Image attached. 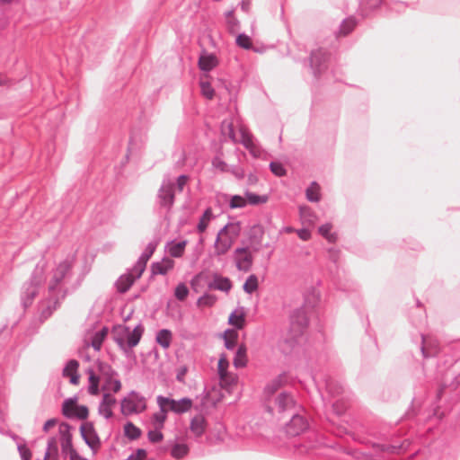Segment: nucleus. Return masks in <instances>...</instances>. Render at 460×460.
I'll list each match as a JSON object with an SVG mask.
<instances>
[{
  "label": "nucleus",
  "mask_w": 460,
  "mask_h": 460,
  "mask_svg": "<svg viewBox=\"0 0 460 460\" xmlns=\"http://www.w3.org/2000/svg\"><path fill=\"white\" fill-rule=\"evenodd\" d=\"M444 364L448 367L444 369L438 363L437 371L442 375V381L436 394V407L433 401V420L438 419L441 420L447 413L451 412L454 405L457 402L460 392V367L459 361L444 353Z\"/></svg>",
  "instance_id": "1"
},
{
  "label": "nucleus",
  "mask_w": 460,
  "mask_h": 460,
  "mask_svg": "<svg viewBox=\"0 0 460 460\" xmlns=\"http://www.w3.org/2000/svg\"><path fill=\"white\" fill-rule=\"evenodd\" d=\"M73 259L67 258L60 262L52 273L51 279L49 283V293L50 299L41 301L39 305V311L42 319H47L51 315L57 308L58 299L55 298L57 293L62 290V283L70 275Z\"/></svg>",
  "instance_id": "2"
},
{
  "label": "nucleus",
  "mask_w": 460,
  "mask_h": 460,
  "mask_svg": "<svg viewBox=\"0 0 460 460\" xmlns=\"http://www.w3.org/2000/svg\"><path fill=\"white\" fill-rule=\"evenodd\" d=\"M100 376H96L93 370H89V386L88 393L92 395H98L100 393L99 384L102 381V390L103 392L118 393L121 389V382L118 377V373L108 364L100 363L98 367Z\"/></svg>",
  "instance_id": "3"
},
{
  "label": "nucleus",
  "mask_w": 460,
  "mask_h": 460,
  "mask_svg": "<svg viewBox=\"0 0 460 460\" xmlns=\"http://www.w3.org/2000/svg\"><path fill=\"white\" fill-rule=\"evenodd\" d=\"M221 131L224 136L228 137L234 143H241L249 150L253 157L260 158L262 155L263 150L254 141L252 135L244 126L240 125L236 133L233 122L224 120L221 125Z\"/></svg>",
  "instance_id": "4"
},
{
  "label": "nucleus",
  "mask_w": 460,
  "mask_h": 460,
  "mask_svg": "<svg viewBox=\"0 0 460 460\" xmlns=\"http://www.w3.org/2000/svg\"><path fill=\"white\" fill-rule=\"evenodd\" d=\"M145 332V328L141 323H138L134 329L119 324L113 328L112 335L114 341L125 353L136 347Z\"/></svg>",
  "instance_id": "5"
},
{
  "label": "nucleus",
  "mask_w": 460,
  "mask_h": 460,
  "mask_svg": "<svg viewBox=\"0 0 460 460\" xmlns=\"http://www.w3.org/2000/svg\"><path fill=\"white\" fill-rule=\"evenodd\" d=\"M45 279V262L40 261L36 265L30 279L22 286L21 299L24 308L31 305Z\"/></svg>",
  "instance_id": "6"
},
{
  "label": "nucleus",
  "mask_w": 460,
  "mask_h": 460,
  "mask_svg": "<svg viewBox=\"0 0 460 460\" xmlns=\"http://www.w3.org/2000/svg\"><path fill=\"white\" fill-rule=\"evenodd\" d=\"M241 233V226L239 222H231L226 224L217 233L214 249L215 254L221 256L226 254Z\"/></svg>",
  "instance_id": "7"
},
{
  "label": "nucleus",
  "mask_w": 460,
  "mask_h": 460,
  "mask_svg": "<svg viewBox=\"0 0 460 460\" xmlns=\"http://www.w3.org/2000/svg\"><path fill=\"white\" fill-rule=\"evenodd\" d=\"M146 398L136 391H131L120 402V411L124 416L139 414L146 411Z\"/></svg>",
  "instance_id": "8"
},
{
  "label": "nucleus",
  "mask_w": 460,
  "mask_h": 460,
  "mask_svg": "<svg viewBox=\"0 0 460 460\" xmlns=\"http://www.w3.org/2000/svg\"><path fill=\"white\" fill-rule=\"evenodd\" d=\"M308 324V319L305 309L298 308L293 311L290 315V338L287 341L291 344L303 333Z\"/></svg>",
  "instance_id": "9"
},
{
  "label": "nucleus",
  "mask_w": 460,
  "mask_h": 460,
  "mask_svg": "<svg viewBox=\"0 0 460 460\" xmlns=\"http://www.w3.org/2000/svg\"><path fill=\"white\" fill-rule=\"evenodd\" d=\"M156 402L159 408L166 407L168 411H171L176 414H182L189 411L193 404L192 400L188 397L174 400L163 395H158Z\"/></svg>",
  "instance_id": "10"
},
{
  "label": "nucleus",
  "mask_w": 460,
  "mask_h": 460,
  "mask_svg": "<svg viewBox=\"0 0 460 460\" xmlns=\"http://www.w3.org/2000/svg\"><path fill=\"white\" fill-rule=\"evenodd\" d=\"M174 183L170 179H164L157 194L159 206L169 211L174 203Z\"/></svg>",
  "instance_id": "11"
},
{
  "label": "nucleus",
  "mask_w": 460,
  "mask_h": 460,
  "mask_svg": "<svg viewBox=\"0 0 460 460\" xmlns=\"http://www.w3.org/2000/svg\"><path fill=\"white\" fill-rule=\"evenodd\" d=\"M233 259L238 270L248 272L253 263V256L248 247H237L233 253Z\"/></svg>",
  "instance_id": "12"
},
{
  "label": "nucleus",
  "mask_w": 460,
  "mask_h": 460,
  "mask_svg": "<svg viewBox=\"0 0 460 460\" xmlns=\"http://www.w3.org/2000/svg\"><path fill=\"white\" fill-rule=\"evenodd\" d=\"M328 58L327 52L323 49H318L311 53L310 66L315 76L326 69Z\"/></svg>",
  "instance_id": "13"
},
{
  "label": "nucleus",
  "mask_w": 460,
  "mask_h": 460,
  "mask_svg": "<svg viewBox=\"0 0 460 460\" xmlns=\"http://www.w3.org/2000/svg\"><path fill=\"white\" fill-rule=\"evenodd\" d=\"M81 436L86 445L93 450H96L100 447V438L91 422L83 423L80 427Z\"/></svg>",
  "instance_id": "14"
},
{
  "label": "nucleus",
  "mask_w": 460,
  "mask_h": 460,
  "mask_svg": "<svg viewBox=\"0 0 460 460\" xmlns=\"http://www.w3.org/2000/svg\"><path fill=\"white\" fill-rule=\"evenodd\" d=\"M156 246V242H150L145 248L136 264L133 266V271L136 272L137 277H141L143 274L144 270H146V263L155 252Z\"/></svg>",
  "instance_id": "15"
},
{
  "label": "nucleus",
  "mask_w": 460,
  "mask_h": 460,
  "mask_svg": "<svg viewBox=\"0 0 460 460\" xmlns=\"http://www.w3.org/2000/svg\"><path fill=\"white\" fill-rule=\"evenodd\" d=\"M295 405L293 397L288 393L279 394L275 399V408L268 407L270 412L277 411L279 413L291 410Z\"/></svg>",
  "instance_id": "16"
},
{
  "label": "nucleus",
  "mask_w": 460,
  "mask_h": 460,
  "mask_svg": "<svg viewBox=\"0 0 460 460\" xmlns=\"http://www.w3.org/2000/svg\"><path fill=\"white\" fill-rule=\"evenodd\" d=\"M116 402L117 401L113 395L109 392H103L102 399L98 407L99 414L107 420L111 418L113 415L112 408L115 406Z\"/></svg>",
  "instance_id": "17"
},
{
  "label": "nucleus",
  "mask_w": 460,
  "mask_h": 460,
  "mask_svg": "<svg viewBox=\"0 0 460 460\" xmlns=\"http://www.w3.org/2000/svg\"><path fill=\"white\" fill-rule=\"evenodd\" d=\"M307 428V420L303 416L294 414L287 425V433L290 436H297Z\"/></svg>",
  "instance_id": "18"
},
{
  "label": "nucleus",
  "mask_w": 460,
  "mask_h": 460,
  "mask_svg": "<svg viewBox=\"0 0 460 460\" xmlns=\"http://www.w3.org/2000/svg\"><path fill=\"white\" fill-rule=\"evenodd\" d=\"M207 427V420L202 414H198L190 420V430L195 438H200L206 432Z\"/></svg>",
  "instance_id": "19"
},
{
  "label": "nucleus",
  "mask_w": 460,
  "mask_h": 460,
  "mask_svg": "<svg viewBox=\"0 0 460 460\" xmlns=\"http://www.w3.org/2000/svg\"><path fill=\"white\" fill-rule=\"evenodd\" d=\"M69 426L67 424L63 423L60 426V433H61V450L64 455L70 456L72 451H76L73 447L72 444V436L68 432Z\"/></svg>",
  "instance_id": "20"
},
{
  "label": "nucleus",
  "mask_w": 460,
  "mask_h": 460,
  "mask_svg": "<svg viewBox=\"0 0 460 460\" xmlns=\"http://www.w3.org/2000/svg\"><path fill=\"white\" fill-rule=\"evenodd\" d=\"M140 277L136 276V272L133 271V268L127 274H124L119 277V279L116 282V287L119 292L125 293L127 292L130 287L133 285L136 279Z\"/></svg>",
  "instance_id": "21"
},
{
  "label": "nucleus",
  "mask_w": 460,
  "mask_h": 460,
  "mask_svg": "<svg viewBox=\"0 0 460 460\" xmlns=\"http://www.w3.org/2000/svg\"><path fill=\"white\" fill-rule=\"evenodd\" d=\"M218 64V60L214 54L202 52L199 58V67L200 70L209 72Z\"/></svg>",
  "instance_id": "22"
},
{
  "label": "nucleus",
  "mask_w": 460,
  "mask_h": 460,
  "mask_svg": "<svg viewBox=\"0 0 460 460\" xmlns=\"http://www.w3.org/2000/svg\"><path fill=\"white\" fill-rule=\"evenodd\" d=\"M79 363L75 359L69 360L63 369V376L70 378V383L77 385L79 383V375L77 369Z\"/></svg>",
  "instance_id": "23"
},
{
  "label": "nucleus",
  "mask_w": 460,
  "mask_h": 460,
  "mask_svg": "<svg viewBox=\"0 0 460 460\" xmlns=\"http://www.w3.org/2000/svg\"><path fill=\"white\" fill-rule=\"evenodd\" d=\"M174 267V261L170 258H164L161 261L154 262L152 264V272L155 275L160 274L164 275L169 270L173 269Z\"/></svg>",
  "instance_id": "24"
},
{
  "label": "nucleus",
  "mask_w": 460,
  "mask_h": 460,
  "mask_svg": "<svg viewBox=\"0 0 460 460\" xmlns=\"http://www.w3.org/2000/svg\"><path fill=\"white\" fill-rule=\"evenodd\" d=\"M208 288L210 289L228 292L232 288V284L228 278L216 275L213 281L208 284Z\"/></svg>",
  "instance_id": "25"
},
{
  "label": "nucleus",
  "mask_w": 460,
  "mask_h": 460,
  "mask_svg": "<svg viewBox=\"0 0 460 460\" xmlns=\"http://www.w3.org/2000/svg\"><path fill=\"white\" fill-rule=\"evenodd\" d=\"M188 242L186 240L181 242H171L166 245L168 253L173 258H181L185 251Z\"/></svg>",
  "instance_id": "26"
},
{
  "label": "nucleus",
  "mask_w": 460,
  "mask_h": 460,
  "mask_svg": "<svg viewBox=\"0 0 460 460\" xmlns=\"http://www.w3.org/2000/svg\"><path fill=\"white\" fill-rule=\"evenodd\" d=\"M214 218L215 216L213 214L212 208H208L199 220L197 225V232L199 234L204 233Z\"/></svg>",
  "instance_id": "27"
},
{
  "label": "nucleus",
  "mask_w": 460,
  "mask_h": 460,
  "mask_svg": "<svg viewBox=\"0 0 460 460\" xmlns=\"http://www.w3.org/2000/svg\"><path fill=\"white\" fill-rule=\"evenodd\" d=\"M172 339V332L168 329L160 330L155 336L156 342L164 349H168Z\"/></svg>",
  "instance_id": "28"
},
{
  "label": "nucleus",
  "mask_w": 460,
  "mask_h": 460,
  "mask_svg": "<svg viewBox=\"0 0 460 460\" xmlns=\"http://www.w3.org/2000/svg\"><path fill=\"white\" fill-rule=\"evenodd\" d=\"M321 188L315 181L311 182L305 190V197L310 202H318L321 199Z\"/></svg>",
  "instance_id": "29"
},
{
  "label": "nucleus",
  "mask_w": 460,
  "mask_h": 460,
  "mask_svg": "<svg viewBox=\"0 0 460 460\" xmlns=\"http://www.w3.org/2000/svg\"><path fill=\"white\" fill-rule=\"evenodd\" d=\"M247 364L246 347L244 344H241L235 353L234 358V366L236 368L244 367Z\"/></svg>",
  "instance_id": "30"
},
{
  "label": "nucleus",
  "mask_w": 460,
  "mask_h": 460,
  "mask_svg": "<svg viewBox=\"0 0 460 460\" xmlns=\"http://www.w3.org/2000/svg\"><path fill=\"white\" fill-rule=\"evenodd\" d=\"M44 460H58V442L55 438H50L48 440Z\"/></svg>",
  "instance_id": "31"
},
{
  "label": "nucleus",
  "mask_w": 460,
  "mask_h": 460,
  "mask_svg": "<svg viewBox=\"0 0 460 460\" xmlns=\"http://www.w3.org/2000/svg\"><path fill=\"white\" fill-rule=\"evenodd\" d=\"M77 399L68 398L64 401L62 405V412L67 418H73V414L75 411L78 404H76Z\"/></svg>",
  "instance_id": "32"
},
{
  "label": "nucleus",
  "mask_w": 460,
  "mask_h": 460,
  "mask_svg": "<svg viewBox=\"0 0 460 460\" xmlns=\"http://www.w3.org/2000/svg\"><path fill=\"white\" fill-rule=\"evenodd\" d=\"M168 409L166 407L160 408L158 412L153 414L152 421L157 429H161L164 427V421L167 418Z\"/></svg>",
  "instance_id": "33"
},
{
  "label": "nucleus",
  "mask_w": 460,
  "mask_h": 460,
  "mask_svg": "<svg viewBox=\"0 0 460 460\" xmlns=\"http://www.w3.org/2000/svg\"><path fill=\"white\" fill-rule=\"evenodd\" d=\"M141 429L135 426L132 422H128L124 426V434L125 436L131 439L135 440L141 436Z\"/></svg>",
  "instance_id": "34"
},
{
  "label": "nucleus",
  "mask_w": 460,
  "mask_h": 460,
  "mask_svg": "<svg viewBox=\"0 0 460 460\" xmlns=\"http://www.w3.org/2000/svg\"><path fill=\"white\" fill-rule=\"evenodd\" d=\"M238 334L234 330H227L225 332L223 338L225 341V346L227 349H234L236 345Z\"/></svg>",
  "instance_id": "35"
},
{
  "label": "nucleus",
  "mask_w": 460,
  "mask_h": 460,
  "mask_svg": "<svg viewBox=\"0 0 460 460\" xmlns=\"http://www.w3.org/2000/svg\"><path fill=\"white\" fill-rule=\"evenodd\" d=\"M245 198L247 204L250 205H259V204H264L268 201V196L266 195H258L253 192H245Z\"/></svg>",
  "instance_id": "36"
},
{
  "label": "nucleus",
  "mask_w": 460,
  "mask_h": 460,
  "mask_svg": "<svg viewBox=\"0 0 460 460\" xmlns=\"http://www.w3.org/2000/svg\"><path fill=\"white\" fill-rule=\"evenodd\" d=\"M283 383V376H279L273 380H271L265 387L264 393L268 395L273 394L276 391H278Z\"/></svg>",
  "instance_id": "37"
},
{
  "label": "nucleus",
  "mask_w": 460,
  "mask_h": 460,
  "mask_svg": "<svg viewBox=\"0 0 460 460\" xmlns=\"http://www.w3.org/2000/svg\"><path fill=\"white\" fill-rule=\"evenodd\" d=\"M258 285L259 284H258L257 276L254 274H252L247 278L246 281L243 284V288L247 294H252L254 291L257 290Z\"/></svg>",
  "instance_id": "38"
},
{
  "label": "nucleus",
  "mask_w": 460,
  "mask_h": 460,
  "mask_svg": "<svg viewBox=\"0 0 460 460\" xmlns=\"http://www.w3.org/2000/svg\"><path fill=\"white\" fill-rule=\"evenodd\" d=\"M228 322L236 329H242L245 322L244 315L243 313H237L236 311H234L230 314Z\"/></svg>",
  "instance_id": "39"
},
{
  "label": "nucleus",
  "mask_w": 460,
  "mask_h": 460,
  "mask_svg": "<svg viewBox=\"0 0 460 460\" xmlns=\"http://www.w3.org/2000/svg\"><path fill=\"white\" fill-rule=\"evenodd\" d=\"M356 26V20L352 17L345 19L340 27V35L346 36L353 31Z\"/></svg>",
  "instance_id": "40"
},
{
  "label": "nucleus",
  "mask_w": 460,
  "mask_h": 460,
  "mask_svg": "<svg viewBox=\"0 0 460 460\" xmlns=\"http://www.w3.org/2000/svg\"><path fill=\"white\" fill-rule=\"evenodd\" d=\"M189 452V447L185 444H176L172 447L171 454L176 459H181Z\"/></svg>",
  "instance_id": "41"
},
{
  "label": "nucleus",
  "mask_w": 460,
  "mask_h": 460,
  "mask_svg": "<svg viewBox=\"0 0 460 460\" xmlns=\"http://www.w3.org/2000/svg\"><path fill=\"white\" fill-rule=\"evenodd\" d=\"M235 43L238 47H240L243 49H252L251 38L244 33H241L236 37Z\"/></svg>",
  "instance_id": "42"
},
{
  "label": "nucleus",
  "mask_w": 460,
  "mask_h": 460,
  "mask_svg": "<svg viewBox=\"0 0 460 460\" xmlns=\"http://www.w3.org/2000/svg\"><path fill=\"white\" fill-rule=\"evenodd\" d=\"M216 301L217 297L214 295L205 294L198 299L197 305L199 307H210Z\"/></svg>",
  "instance_id": "43"
},
{
  "label": "nucleus",
  "mask_w": 460,
  "mask_h": 460,
  "mask_svg": "<svg viewBox=\"0 0 460 460\" xmlns=\"http://www.w3.org/2000/svg\"><path fill=\"white\" fill-rule=\"evenodd\" d=\"M453 444V442H450L442 449L441 456L438 460H456V450Z\"/></svg>",
  "instance_id": "44"
},
{
  "label": "nucleus",
  "mask_w": 460,
  "mask_h": 460,
  "mask_svg": "<svg viewBox=\"0 0 460 460\" xmlns=\"http://www.w3.org/2000/svg\"><path fill=\"white\" fill-rule=\"evenodd\" d=\"M212 166L214 169L221 172H228L230 171V165H228L219 155L213 158Z\"/></svg>",
  "instance_id": "45"
},
{
  "label": "nucleus",
  "mask_w": 460,
  "mask_h": 460,
  "mask_svg": "<svg viewBox=\"0 0 460 460\" xmlns=\"http://www.w3.org/2000/svg\"><path fill=\"white\" fill-rule=\"evenodd\" d=\"M247 205L246 198L240 195H234L231 197L229 201V207L231 208H243Z\"/></svg>",
  "instance_id": "46"
},
{
  "label": "nucleus",
  "mask_w": 460,
  "mask_h": 460,
  "mask_svg": "<svg viewBox=\"0 0 460 460\" xmlns=\"http://www.w3.org/2000/svg\"><path fill=\"white\" fill-rule=\"evenodd\" d=\"M199 84L202 95L208 100L213 99L215 92L210 83L208 81L201 80Z\"/></svg>",
  "instance_id": "47"
},
{
  "label": "nucleus",
  "mask_w": 460,
  "mask_h": 460,
  "mask_svg": "<svg viewBox=\"0 0 460 460\" xmlns=\"http://www.w3.org/2000/svg\"><path fill=\"white\" fill-rule=\"evenodd\" d=\"M188 295H189L188 287L184 283L178 284L174 290L175 297L180 301H183L186 299Z\"/></svg>",
  "instance_id": "48"
},
{
  "label": "nucleus",
  "mask_w": 460,
  "mask_h": 460,
  "mask_svg": "<svg viewBox=\"0 0 460 460\" xmlns=\"http://www.w3.org/2000/svg\"><path fill=\"white\" fill-rule=\"evenodd\" d=\"M228 366H229V362H228L226 356L225 354H222L219 358L218 365H217L218 376H224V375L226 376V372H228L227 371Z\"/></svg>",
  "instance_id": "49"
},
{
  "label": "nucleus",
  "mask_w": 460,
  "mask_h": 460,
  "mask_svg": "<svg viewBox=\"0 0 460 460\" xmlns=\"http://www.w3.org/2000/svg\"><path fill=\"white\" fill-rule=\"evenodd\" d=\"M270 169L276 176H283L286 174L287 171L283 164L279 162H271L270 164Z\"/></svg>",
  "instance_id": "50"
},
{
  "label": "nucleus",
  "mask_w": 460,
  "mask_h": 460,
  "mask_svg": "<svg viewBox=\"0 0 460 460\" xmlns=\"http://www.w3.org/2000/svg\"><path fill=\"white\" fill-rule=\"evenodd\" d=\"M220 383L222 386L230 387L232 385L235 384L236 376L233 374L226 372V376H219Z\"/></svg>",
  "instance_id": "51"
},
{
  "label": "nucleus",
  "mask_w": 460,
  "mask_h": 460,
  "mask_svg": "<svg viewBox=\"0 0 460 460\" xmlns=\"http://www.w3.org/2000/svg\"><path fill=\"white\" fill-rule=\"evenodd\" d=\"M332 230V225L331 224H324L321 226L318 229L319 233L325 237L329 242H333L335 240V237L332 234H331Z\"/></svg>",
  "instance_id": "52"
},
{
  "label": "nucleus",
  "mask_w": 460,
  "mask_h": 460,
  "mask_svg": "<svg viewBox=\"0 0 460 460\" xmlns=\"http://www.w3.org/2000/svg\"><path fill=\"white\" fill-rule=\"evenodd\" d=\"M88 417V408L84 405H78L73 414V418L85 420Z\"/></svg>",
  "instance_id": "53"
},
{
  "label": "nucleus",
  "mask_w": 460,
  "mask_h": 460,
  "mask_svg": "<svg viewBox=\"0 0 460 460\" xmlns=\"http://www.w3.org/2000/svg\"><path fill=\"white\" fill-rule=\"evenodd\" d=\"M103 341V334L94 333V335L92 337L91 345L95 350H100Z\"/></svg>",
  "instance_id": "54"
},
{
  "label": "nucleus",
  "mask_w": 460,
  "mask_h": 460,
  "mask_svg": "<svg viewBox=\"0 0 460 460\" xmlns=\"http://www.w3.org/2000/svg\"><path fill=\"white\" fill-rule=\"evenodd\" d=\"M148 438L153 443L160 442L163 439V434L160 429L155 428L154 430L148 432Z\"/></svg>",
  "instance_id": "55"
},
{
  "label": "nucleus",
  "mask_w": 460,
  "mask_h": 460,
  "mask_svg": "<svg viewBox=\"0 0 460 460\" xmlns=\"http://www.w3.org/2000/svg\"><path fill=\"white\" fill-rule=\"evenodd\" d=\"M18 451L22 460H31V452L25 445H18Z\"/></svg>",
  "instance_id": "56"
},
{
  "label": "nucleus",
  "mask_w": 460,
  "mask_h": 460,
  "mask_svg": "<svg viewBox=\"0 0 460 460\" xmlns=\"http://www.w3.org/2000/svg\"><path fill=\"white\" fill-rule=\"evenodd\" d=\"M384 0H365L364 7L366 9H369L370 11H373L379 7Z\"/></svg>",
  "instance_id": "57"
},
{
  "label": "nucleus",
  "mask_w": 460,
  "mask_h": 460,
  "mask_svg": "<svg viewBox=\"0 0 460 460\" xmlns=\"http://www.w3.org/2000/svg\"><path fill=\"white\" fill-rule=\"evenodd\" d=\"M228 172H231L238 180L243 179L245 175L243 169L238 166H230V171Z\"/></svg>",
  "instance_id": "58"
},
{
  "label": "nucleus",
  "mask_w": 460,
  "mask_h": 460,
  "mask_svg": "<svg viewBox=\"0 0 460 460\" xmlns=\"http://www.w3.org/2000/svg\"><path fill=\"white\" fill-rule=\"evenodd\" d=\"M188 180H189V177L187 175H180L178 178H177V181H176V186H177V190L181 192L185 187V185L187 184L188 182Z\"/></svg>",
  "instance_id": "59"
},
{
  "label": "nucleus",
  "mask_w": 460,
  "mask_h": 460,
  "mask_svg": "<svg viewBox=\"0 0 460 460\" xmlns=\"http://www.w3.org/2000/svg\"><path fill=\"white\" fill-rule=\"evenodd\" d=\"M226 24L231 32H234L238 29L239 22L234 16H231Z\"/></svg>",
  "instance_id": "60"
},
{
  "label": "nucleus",
  "mask_w": 460,
  "mask_h": 460,
  "mask_svg": "<svg viewBox=\"0 0 460 460\" xmlns=\"http://www.w3.org/2000/svg\"><path fill=\"white\" fill-rule=\"evenodd\" d=\"M146 452L145 449H138L136 456H130L127 460H142L146 457Z\"/></svg>",
  "instance_id": "61"
},
{
  "label": "nucleus",
  "mask_w": 460,
  "mask_h": 460,
  "mask_svg": "<svg viewBox=\"0 0 460 460\" xmlns=\"http://www.w3.org/2000/svg\"><path fill=\"white\" fill-rule=\"evenodd\" d=\"M300 216L303 219H306L307 217L313 216L311 209L308 207H300Z\"/></svg>",
  "instance_id": "62"
},
{
  "label": "nucleus",
  "mask_w": 460,
  "mask_h": 460,
  "mask_svg": "<svg viewBox=\"0 0 460 460\" xmlns=\"http://www.w3.org/2000/svg\"><path fill=\"white\" fill-rule=\"evenodd\" d=\"M297 235L304 241H307L311 237V233L307 229L297 230Z\"/></svg>",
  "instance_id": "63"
},
{
  "label": "nucleus",
  "mask_w": 460,
  "mask_h": 460,
  "mask_svg": "<svg viewBox=\"0 0 460 460\" xmlns=\"http://www.w3.org/2000/svg\"><path fill=\"white\" fill-rule=\"evenodd\" d=\"M188 371L187 367H181L177 373L176 378L180 382H183L184 376L186 375Z\"/></svg>",
  "instance_id": "64"
}]
</instances>
